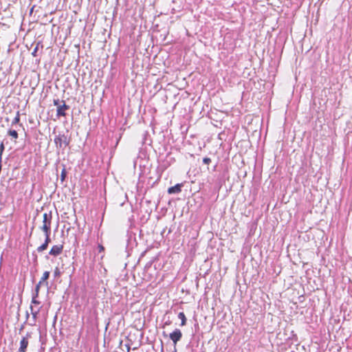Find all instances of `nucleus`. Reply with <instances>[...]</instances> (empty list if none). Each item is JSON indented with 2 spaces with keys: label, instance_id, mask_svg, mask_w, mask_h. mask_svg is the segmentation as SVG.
<instances>
[{
  "label": "nucleus",
  "instance_id": "nucleus-20",
  "mask_svg": "<svg viewBox=\"0 0 352 352\" xmlns=\"http://www.w3.org/2000/svg\"><path fill=\"white\" fill-rule=\"evenodd\" d=\"M36 50H37V48H36V49L34 50V52L32 53L34 55V54L36 53Z\"/></svg>",
  "mask_w": 352,
  "mask_h": 352
},
{
  "label": "nucleus",
  "instance_id": "nucleus-1",
  "mask_svg": "<svg viewBox=\"0 0 352 352\" xmlns=\"http://www.w3.org/2000/svg\"><path fill=\"white\" fill-rule=\"evenodd\" d=\"M52 214L44 213L43 215V223L41 230L43 232H51Z\"/></svg>",
  "mask_w": 352,
  "mask_h": 352
},
{
  "label": "nucleus",
  "instance_id": "nucleus-5",
  "mask_svg": "<svg viewBox=\"0 0 352 352\" xmlns=\"http://www.w3.org/2000/svg\"><path fill=\"white\" fill-rule=\"evenodd\" d=\"M63 251V245H54L50 251V254L53 256L59 255Z\"/></svg>",
  "mask_w": 352,
  "mask_h": 352
},
{
  "label": "nucleus",
  "instance_id": "nucleus-21",
  "mask_svg": "<svg viewBox=\"0 0 352 352\" xmlns=\"http://www.w3.org/2000/svg\"><path fill=\"white\" fill-rule=\"evenodd\" d=\"M58 274V269H56V272H55V274Z\"/></svg>",
  "mask_w": 352,
  "mask_h": 352
},
{
  "label": "nucleus",
  "instance_id": "nucleus-6",
  "mask_svg": "<svg viewBox=\"0 0 352 352\" xmlns=\"http://www.w3.org/2000/svg\"><path fill=\"white\" fill-rule=\"evenodd\" d=\"M182 184H177L174 186H172L168 189V192L169 194H175V193H179L182 190Z\"/></svg>",
  "mask_w": 352,
  "mask_h": 352
},
{
  "label": "nucleus",
  "instance_id": "nucleus-10",
  "mask_svg": "<svg viewBox=\"0 0 352 352\" xmlns=\"http://www.w3.org/2000/svg\"><path fill=\"white\" fill-rule=\"evenodd\" d=\"M49 276H50V272H45L43 274V276L41 278V280L39 281V284H41L42 282L46 280L47 279H48L49 278Z\"/></svg>",
  "mask_w": 352,
  "mask_h": 352
},
{
  "label": "nucleus",
  "instance_id": "nucleus-11",
  "mask_svg": "<svg viewBox=\"0 0 352 352\" xmlns=\"http://www.w3.org/2000/svg\"><path fill=\"white\" fill-rule=\"evenodd\" d=\"M8 135L14 139L18 138V133L15 130H9Z\"/></svg>",
  "mask_w": 352,
  "mask_h": 352
},
{
  "label": "nucleus",
  "instance_id": "nucleus-19",
  "mask_svg": "<svg viewBox=\"0 0 352 352\" xmlns=\"http://www.w3.org/2000/svg\"><path fill=\"white\" fill-rule=\"evenodd\" d=\"M40 285H41V284H39V283H38V285L36 286V296H37V295H38Z\"/></svg>",
  "mask_w": 352,
  "mask_h": 352
},
{
  "label": "nucleus",
  "instance_id": "nucleus-18",
  "mask_svg": "<svg viewBox=\"0 0 352 352\" xmlns=\"http://www.w3.org/2000/svg\"><path fill=\"white\" fill-rule=\"evenodd\" d=\"M210 162H211V160L208 157H205L203 160V162L206 164H209Z\"/></svg>",
  "mask_w": 352,
  "mask_h": 352
},
{
  "label": "nucleus",
  "instance_id": "nucleus-15",
  "mask_svg": "<svg viewBox=\"0 0 352 352\" xmlns=\"http://www.w3.org/2000/svg\"><path fill=\"white\" fill-rule=\"evenodd\" d=\"M3 151H4V144L3 142H1L0 144V161H1V157H2Z\"/></svg>",
  "mask_w": 352,
  "mask_h": 352
},
{
  "label": "nucleus",
  "instance_id": "nucleus-22",
  "mask_svg": "<svg viewBox=\"0 0 352 352\" xmlns=\"http://www.w3.org/2000/svg\"><path fill=\"white\" fill-rule=\"evenodd\" d=\"M174 352H176V349L175 350V351H174Z\"/></svg>",
  "mask_w": 352,
  "mask_h": 352
},
{
  "label": "nucleus",
  "instance_id": "nucleus-4",
  "mask_svg": "<svg viewBox=\"0 0 352 352\" xmlns=\"http://www.w3.org/2000/svg\"><path fill=\"white\" fill-rule=\"evenodd\" d=\"M54 142H55L56 146H59V147H62L63 144L65 146L67 145L66 138L65 136L56 137L54 139Z\"/></svg>",
  "mask_w": 352,
  "mask_h": 352
},
{
  "label": "nucleus",
  "instance_id": "nucleus-14",
  "mask_svg": "<svg viewBox=\"0 0 352 352\" xmlns=\"http://www.w3.org/2000/svg\"><path fill=\"white\" fill-rule=\"evenodd\" d=\"M65 177H66V171H65V169L63 168L61 172V175H60V179L62 182H63L65 180Z\"/></svg>",
  "mask_w": 352,
  "mask_h": 352
},
{
  "label": "nucleus",
  "instance_id": "nucleus-2",
  "mask_svg": "<svg viewBox=\"0 0 352 352\" xmlns=\"http://www.w3.org/2000/svg\"><path fill=\"white\" fill-rule=\"evenodd\" d=\"M54 104L55 106H57V116H65V110L69 109V107L66 105L65 102L63 101V104H59L58 100H54Z\"/></svg>",
  "mask_w": 352,
  "mask_h": 352
},
{
  "label": "nucleus",
  "instance_id": "nucleus-7",
  "mask_svg": "<svg viewBox=\"0 0 352 352\" xmlns=\"http://www.w3.org/2000/svg\"><path fill=\"white\" fill-rule=\"evenodd\" d=\"M28 345V340L26 338H23V339L20 342V352H25V350Z\"/></svg>",
  "mask_w": 352,
  "mask_h": 352
},
{
  "label": "nucleus",
  "instance_id": "nucleus-3",
  "mask_svg": "<svg viewBox=\"0 0 352 352\" xmlns=\"http://www.w3.org/2000/svg\"><path fill=\"white\" fill-rule=\"evenodd\" d=\"M182 331L178 329H175V331L170 334V338L173 342L175 345L177 344V342L179 340H180V339L182 338Z\"/></svg>",
  "mask_w": 352,
  "mask_h": 352
},
{
  "label": "nucleus",
  "instance_id": "nucleus-16",
  "mask_svg": "<svg viewBox=\"0 0 352 352\" xmlns=\"http://www.w3.org/2000/svg\"><path fill=\"white\" fill-rule=\"evenodd\" d=\"M19 120H20V117H19V113L18 112L16 116L12 120V124H16L19 122Z\"/></svg>",
  "mask_w": 352,
  "mask_h": 352
},
{
  "label": "nucleus",
  "instance_id": "nucleus-9",
  "mask_svg": "<svg viewBox=\"0 0 352 352\" xmlns=\"http://www.w3.org/2000/svg\"><path fill=\"white\" fill-rule=\"evenodd\" d=\"M178 318L181 320V326H184L186 322V318L185 314L183 312H179L178 314Z\"/></svg>",
  "mask_w": 352,
  "mask_h": 352
},
{
  "label": "nucleus",
  "instance_id": "nucleus-17",
  "mask_svg": "<svg viewBox=\"0 0 352 352\" xmlns=\"http://www.w3.org/2000/svg\"><path fill=\"white\" fill-rule=\"evenodd\" d=\"M36 296L33 298L32 300V305H39L40 302L37 301L36 299Z\"/></svg>",
  "mask_w": 352,
  "mask_h": 352
},
{
  "label": "nucleus",
  "instance_id": "nucleus-8",
  "mask_svg": "<svg viewBox=\"0 0 352 352\" xmlns=\"http://www.w3.org/2000/svg\"><path fill=\"white\" fill-rule=\"evenodd\" d=\"M31 313L34 318L36 317V315L38 314L40 307L38 305H31L30 307Z\"/></svg>",
  "mask_w": 352,
  "mask_h": 352
},
{
  "label": "nucleus",
  "instance_id": "nucleus-12",
  "mask_svg": "<svg viewBox=\"0 0 352 352\" xmlns=\"http://www.w3.org/2000/svg\"><path fill=\"white\" fill-rule=\"evenodd\" d=\"M50 233L51 232H44L45 234V242L44 243H45L47 245H48V244L50 243Z\"/></svg>",
  "mask_w": 352,
  "mask_h": 352
},
{
  "label": "nucleus",
  "instance_id": "nucleus-13",
  "mask_svg": "<svg viewBox=\"0 0 352 352\" xmlns=\"http://www.w3.org/2000/svg\"><path fill=\"white\" fill-rule=\"evenodd\" d=\"M48 245H47L45 243H43L41 245H40L39 247H38L37 248V251L38 252H41L44 250H45L47 249Z\"/></svg>",
  "mask_w": 352,
  "mask_h": 352
}]
</instances>
